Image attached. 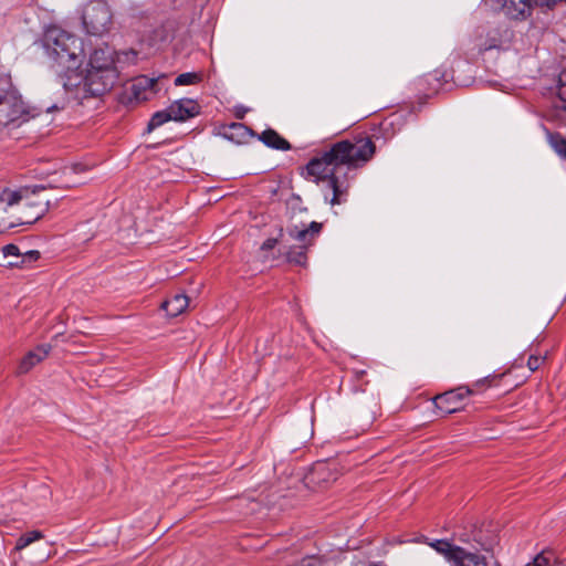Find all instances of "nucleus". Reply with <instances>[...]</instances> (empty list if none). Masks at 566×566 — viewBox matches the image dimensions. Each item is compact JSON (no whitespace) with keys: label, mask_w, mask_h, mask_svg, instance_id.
Listing matches in <instances>:
<instances>
[{"label":"nucleus","mask_w":566,"mask_h":566,"mask_svg":"<svg viewBox=\"0 0 566 566\" xmlns=\"http://www.w3.org/2000/svg\"><path fill=\"white\" fill-rule=\"evenodd\" d=\"M375 151V143L369 136L338 140L318 151L302 168L301 175L316 184L327 182L333 190L329 203L342 205L347 200L348 172L363 167L374 157Z\"/></svg>","instance_id":"obj_1"},{"label":"nucleus","mask_w":566,"mask_h":566,"mask_svg":"<svg viewBox=\"0 0 566 566\" xmlns=\"http://www.w3.org/2000/svg\"><path fill=\"white\" fill-rule=\"evenodd\" d=\"M117 69L92 70L86 69L85 75L80 69L71 71L64 77L63 87L67 92L74 91V98L82 104L87 98L101 97L109 92L117 82Z\"/></svg>","instance_id":"obj_2"},{"label":"nucleus","mask_w":566,"mask_h":566,"mask_svg":"<svg viewBox=\"0 0 566 566\" xmlns=\"http://www.w3.org/2000/svg\"><path fill=\"white\" fill-rule=\"evenodd\" d=\"M43 43L49 57L62 69L60 77L63 83L67 73L80 69L82 64L81 44L77 38L60 29L49 30L44 35Z\"/></svg>","instance_id":"obj_3"},{"label":"nucleus","mask_w":566,"mask_h":566,"mask_svg":"<svg viewBox=\"0 0 566 566\" xmlns=\"http://www.w3.org/2000/svg\"><path fill=\"white\" fill-rule=\"evenodd\" d=\"M455 536L469 547L461 546V553L453 555L450 566H488L486 558L480 551H492L495 537L491 532L473 526L471 530L460 531Z\"/></svg>","instance_id":"obj_4"},{"label":"nucleus","mask_w":566,"mask_h":566,"mask_svg":"<svg viewBox=\"0 0 566 566\" xmlns=\"http://www.w3.org/2000/svg\"><path fill=\"white\" fill-rule=\"evenodd\" d=\"M43 186L36 187L31 193L21 191L20 203L8 219L0 220V232L20 224H33L49 210L50 200L41 195Z\"/></svg>","instance_id":"obj_5"},{"label":"nucleus","mask_w":566,"mask_h":566,"mask_svg":"<svg viewBox=\"0 0 566 566\" xmlns=\"http://www.w3.org/2000/svg\"><path fill=\"white\" fill-rule=\"evenodd\" d=\"M33 116L19 91L10 80H4V86L0 88V127H19Z\"/></svg>","instance_id":"obj_6"},{"label":"nucleus","mask_w":566,"mask_h":566,"mask_svg":"<svg viewBox=\"0 0 566 566\" xmlns=\"http://www.w3.org/2000/svg\"><path fill=\"white\" fill-rule=\"evenodd\" d=\"M113 14L106 1H93L86 6L82 14L83 25L91 35L101 36L108 32Z\"/></svg>","instance_id":"obj_7"},{"label":"nucleus","mask_w":566,"mask_h":566,"mask_svg":"<svg viewBox=\"0 0 566 566\" xmlns=\"http://www.w3.org/2000/svg\"><path fill=\"white\" fill-rule=\"evenodd\" d=\"M473 394V388L468 386H460L443 394L437 395L433 399V403L442 413L450 415L459 411L462 400Z\"/></svg>","instance_id":"obj_8"},{"label":"nucleus","mask_w":566,"mask_h":566,"mask_svg":"<svg viewBox=\"0 0 566 566\" xmlns=\"http://www.w3.org/2000/svg\"><path fill=\"white\" fill-rule=\"evenodd\" d=\"M157 81L147 76H139L133 81L130 86L126 90L124 102L127 104H140L149 101L156 93L155 87Z\"/></svg>","instance_id":"obj_9"},{"label":"nucleus","mask_w":566,"mask_h":566,"mask_svg":"<svg viewBox=\"0 0 566 566\" xmlns=\"http://www.w3.org/2000/svg\"><path fill=\"white\" fill-rule=\"evenodd\" d=\"M172 120L186 122L200 114V105L191 98H181L172 102L169 106Z\"/></svg>","instance_id":"obj_10"},{"label":"nucleus","mask_w":566,"mask_h":566,"mask_svg":"<svg viewBox=\"0 0 566 566\" xmlns=\"http://www.w3.org/2000/svg\"><path fill=\"white\" fill-rule=\"evenodd\" d=\"M115 51L109 46L95 49L88 60L87 69L106 70L117 69L114 59Z\"/></svg>","instance_id":"obj_11"},{"label":"nucleus","mask_w":566,"mask_h":566,"mask_svg":"<svg viewBox=\"0 0 566 566\" xmlns=\"http://www.w3.org/2000/svg\"><path fill=\"white\" fill-rule=\"evenodd\" d=\"M322 228V223L312 221L308 228L301 229L297 226L287 227V233L292 239L303 242V244H306L307 248H310L313 244L315 237L319 234Z\"/></svg>","instance_id":"obj_12"},{"label":"nucleus","mask_w":566,"mask_h":566,"mask_svg":"<svg viewBox=\"0 0 566 566\" xmlns=\"http://www.w3.org/2000/svg\"><path fill=\"white\" fill-rule=\"evenodd\" d=\"M502 7L504 13L513 20H525L531 15V0H505Z\"/></svg>","instance_id":"obj_13"},{"label":"nucleus","mask_w":566,"mask_h":566,"mask_svg":"<svg viewBox=\"0 0 566 566\" xmlns=\"http://www.w3.org/2000/svg\"><path fill=\"white\" fill-rule=\"evenodd\" d=\"M50 349V345H41L35 349L30 350L20 361L18 368L19 374H27L30 371L32 367L42 361L49 355Z\"/></svg>","instance_id":"obj_14"},{"label":"nucleus","mask_w":566,"mask_h":566,"mask_svg":"<svg viewBox=\"0 0 566 566\" xmlns=\"http://www.w3.org/2000/svg\"><path fill=\"white\" fill-rule=\"evenodd\" d=\"M223 136L235 144H244L255 136V133L242 123H231L224 127Z\"/></svg>","instance_id":"obj_15"},{"label":"nucleus","mask_w":566,"mask_h":566,"mask_svg":"<svg viewBox=\"0 0 566 566\" xmlns=\"http://www.w3.org/2000/svg\"><path fill=\"white\" fill-rule=\"evenodd\" d=\"M259 139L268 147L277 150H290L292 145L283 138L276 130L268 128L259 135Z\"/></svg>","instance_id":"obj_16"},{"label":"nucleus","mask_w":566,"mask_h":566,"mask_svg":"<svg viewBox=\"0 0 566 566\" xmlns=\"http://www.w3.org/2000/svg\"><path fill=\"white\" fill-rule=\"evenodd\" d=\"M188 305L189 300L185 294H176L163 302L161 310H164L168 316L176 317L181 314Z\"/></svg>","instance_id":"obj_17"},{"label":"nucleus","mask_w":566,"mask_h":566,"mask_svg":"<svg viewBox=\"0 0 566 566\" xmlns=\"http://www.w3.org/2000/svg\"><path fill=\"white\" fill-rule=\"evenodd\" d=\"M21 191H13L8 188H3L0 190V220L4 219L2 217L3 213L8 211V209H15L17 203H20Z\"/></svg>","instance_id":"obj_18"},{"label":"nucleus","mask_w":566,"mask_h":566,"mask_svg":"<svg viewBox=\"0 0 566 566\" xmlns=\"http://www.w3.org/2000/svg\"><path fill=\"white\" fill-rule=\"evenodd\" d=\"M563 562L557 553L549 547L543 548L533 556V566H562Z\"/></svg>","instance_id":"obj_19"},{"label":"nucleus","mask_w":566,"mask_h":566,"mask_svg":"<svg viewBox=\"0 0 566 566\" xmlns=\"http://www.w3.org/2000/svg\"><path fill=\"white\" fill-rule=\"evenodd\" d=\"M501 39L500 33L497 30H491L486 33V35L483 38L480 35L476 39V48L479 53H484L486 51H490L492 49H497L501 46Z\"/></svg>","instance_id":"obj_20"},{"label":"nucleus","mask_w":566,"mask_h":566,"mask_svg":"<svg viewBox=\"0 0 566 566\" xmlns=\"http://www.w3.org/2000/svg\"><path fill=\"white\" fill-rule=\"evenodd\" d=\"M307 250L308 248L306 244L291 247L289 251L285 253L286 261L294 265L306 266Z\"/></svg>","instance_id":"obj_21"},{"label":"nucleus","mask_w":566,"mask_h":566,"mask_svg":"<svg viewBox=\"0 0 566 566\" xmlns=\"http://www.w3.org/2000/svg\"><path fill=\"white\" fill-rule=\"evenodd\" d=\"M430 546L434 548L438 553L443 555L449 564L453 559V555H457V552L461 553V546L454 545L448 539H437L430 543Z\"/></svg>","instance_id":"obj_22"},{"label":"nucleus","mask_w":566,"mask_h":566,"mask_svg":"<svg viewBox=\"0 0 566 566\" xmlns=\"http://www.w3.org/2000/svg\"><path fill=\"white\" fill-rule=\"evenodd\" d=\"M447 73L440 70H434L431 73L426 74L420 77L417 82L419 87H423V82H430V78H436V84L431 87H428L429 91L438 92L440 87L447 82Z\"/></svg>","instance_id":"obj_23"},{"label":"nucleus","mask_w":566,"mask_h":566,"mask_svg":"<svg viewBox=\"0 0 566 566\" xmlns=\"http://www.w3.org/2000/svg\"><path fill=\"white\" fill-rule=\"evenodd\" d=\"M169 120H172L169 107L163 111H158L155 114H153L151 118L149 119L146 132L150 133Z\"/></svg>","instance_id":"obj_24"},{"label":"nucleus","mask_w":566,"mask_h":566,"mask_svg":"<svg viewBox=\"0 0 566 566\" xmlns=\"http://www.w3.org/2000/svg\"><path fill=\"white\" fill-rule=\"evenodd\" d=\"M44 535L42 532L40 531H31V532H27L24 534H22L18 539H17V543H15V551H22L23 548H25L27 546H29L30 544H32L33 542L38 541V539H41L43 538Z\"/></svg>","instance_id":"obj_25"},{"label":"nucleus","mask_w":566,"mask_h":566,"mask_svg":"<svg viewBox=\"0 0 566 566\" xmlns=\"http://www.w3.org/2000/svg\"><path fill=\"white\" fill-rule=\"evenodd\" d=\"M548 143L552 148L566 159V139L560 134L547 133Z\"/></svg>","instance_id":"obj_26"},{"label":"nucleus","mask_w":566,"mask_h":566,"mask_svg":"<svg viewBox=\"0 0 566 566\" xmlns=\"http://www.w3.org/2000/svg\"><path fill=\"white\" fill-rule=\"evenodd\" d=\"M202 75L201 73L197 72H187L178 75L175 78V85L176 86H184V85H193L201 82Z\"/></svg>","instance_id":"obj_27"},{"label":"nucleus","mask_w":566,"mask_h":566,"mask_svg":"<svg viewBox=\"0 0 566 566\" xmlns=\"http://www.w3.org/2000/svg\"><path fill=\"white\" fill-rule=\"evenodd\" d=\"M377 409H373L369 413H359L355 418V423L358 424L361 431L368 430L377 418Z\"/></svg>","instance_id":"obj_28"},{"label":"nucleus","mask_w":566,"mask_h":566,"mask_svg":"<svg viewBox=\"0 0 566 566\" xmlns=\"http://www.w3.org/2000/svg\"><path fill=\"white\" fill-rule=\"evenodd\" d=\"M40 256H41V254L39 251L30 250L24 253H21L20 260L15 261V262H11L10 266L23 268L27 264L36 262L40 259Z\"/></svg>","instance_id":"obj_29"},{"label":"nucleus","mask_w":566,"mask_h":566,"mask_svg":"<svg viewBox=\"0 0 566 566\" xmlns=\"http://www.w3.org/2000/svg\"><path fill=\"white\" fill-rule=\"evenodd\" d=\"M401 119H402V116L399 115V114L390 115L389 117L385 118L380 123V130H382L385 133H389L390 132V136H394L395 133H396L395 126L396 125H400L401 124Z\"/></svg>","instance_id":"obj_30"},{"label":"nucleus","mask_w":566,"mask_h":566,"mask_svg":"<svg viewBox=\"0 0 566 566\" xmlns=\"http://www.w3.org/2000/svg\"><path fill=\"white\" fill-rule=\"evenodd\" d=\"M557 96L562 103H566V70L559 74Z\"/></svg>","instance_id":"obj_31"},{"label":"nucleus","mask_w":566,"mask_h":566,"mask_svg":"<svg viewBox=\"0 0 566 566\" xmlns=\"http://www.w3.org/2000/svg\"><path fill=\"white\" fill-rule=\"evenodd\" d=\"M328 468L325 463H316L312 471V476L318 475V478H322L321 480L324 482H327L328 479L325 478V474L328 473Z\"/></svg>","instance_id":"obj_32"},{"label":"nucleus","mask_w":566,"mask_h":566,"mask_svg":"<svg viewBox=\"0 0 566 566\" xmlns=\"http://www.w3.org/2000/svg\"><path fill=\"white\" fill-rule=\"evenodd\" d=\"M2 253H3L4 256H11L12 255V256H17L19 259L21 256V252H20L19 247L15 245V244H12V243L4 245L2 248Z\"/></svg>","instance_id":"obj_33"},{"label":"nucleus","mask_w":566,"mask_h":566,"mask_svg":"<svg viewBox=\"0 0 566 566\" xmlns=\"http://www.w3.org/2000/svg\"><path fill=\"white\" fill-rule=\"evenodd\" d=\"M548 353V349H545V350H538V353L535 355L533 354L532 356V359H533V371L538 368L539 366V360L543 363L545 359H546V355Z\"/></svg>","instance_id":"obj_34"},{"label":"nucleus","mask_w":566,"mask_h":566,"mask_svg":"<svg viewBox=\"0 0 566 566\" xmlns=\"http://www.w3.org/2000/svg\"><path fill=\"white\" fill-rule=\"evenodd\" d=\"M504 1L505 0H484V6L489 7L493 11H500L504 9V7H502Z\"/></svg>","instance_id":"obj_35"},{"label":"nucleus","mask_w":566,"mask_h":566,"mask_svg":"<svg viewBox=\"0 0 566 566\" xmlns=\"http://www.w3.org/2000/svg\"><path fill=\"white\" fill-rule=\"evenodd\" d=\"M559 2H566V0H533L534 4L546 8H553Z\"/></svg>","instance_id":"obj_36"},{"label":"nucleus","mask_w":566,"mask_h":566,"mask_svg":"<svg viewBox=\"0 0 566 566\" xmlns=\"http://www.w3.org/2000/svg\"><path fill=\"white\" fill-rule=\"evenodd\" d=\"M279 243V239L277 238H269L266 239L262 245H261V250L262 251H270V250H273L276 244Z\"/></svg>","instance_id":"obj_37"},{"label":"nucleus","mask_w":566,"mask_h":566,"mask_svg":"<svg viewBox=\"0 0 566 566\" xmlns=\"http://www.w3.org/2000/svg\"><path fill=\"white\" fill-rule=\"evenodd\" d=\"M557 117L560 122L562 127H566V103H562V106L559 107L557 112Z\"/></svg>","instance_id":"obj_38"},{"label":"nucleus","mask_w":566,"mask_h":566,"mask_svg":"<svg viewBox=\"0 0 566 566\" xmlns=\"http://www.w3.org/2000/svg\"><path fill=\"white\" fill-rule=\"evenodd\" d=\"M496 378H497V376H493L492 378H491V377H484L483 379L478 380V381L474 384V386H475V387H479L480 385H484V384H486V382L490 385V384H491V381H492V380H494V379H496Z\"/></svg>","instance_id":"obj_39"},{"label":"nucleus","mask_w":566,"mask_h":566,"mask_svg":"<svg viewBox=\"0 0 566 566\" xmlns=\"http://www.w3.org/2000/svg\"><path fill=\"white\" fill-rule=\"evenodd\" d=\"M355 377L357 380H360L365 375H366V370L361 369V370H355Z\"/></svg>","instance_id":"obj_40"},{"label":"nucleus","mask_w":566,"mask_h":566,"mask_svg":"<svg viewBox=\"0 0 566 566\" xmlns=\"http://www.w3.org/2000/svg\"><path fill=\"white\" fill-rule=\"evenodd\" d=\"M124 55L128 59L129 56H132L133 59H136L137 56V53L135 51H129V52H125Z\"/></svg>","instance_id":"obj_41"},{"label":"nucleus","mask_w":566,"mask_h":566,"mask_svg":"<svg viewBox=\"0 0 566 566\" xmlns=\"http://www.w3.org/2000/svg\"><path fill=\"white\" fill-rule=\"evenodd\" d=\"M52 109H63V106H57L56 104H54L53 106L48 107L46 112H51Z\"/></svg>","instance_id":"obj_42"},{"label":"nucleus","mask_w":566,"mask_h":566,"mask_svg":"<svg viewBox=\"0 0 566 566\" xmlns=\"http://www.w3.org/2000/svg\"><path fill=\"white\" fill-rule=\"evenodd\" d=\"M434 84H436V78H430V82H423V86L428 85L429 87H431Z\"/></svg>","instance_id":"obj_43"},{"label":"nucleus","mask_w":566,"mask_h":566,"mask_svg":"<svg viewBox=\"0 0 566 566\" xmlns=\"http://www.w3.org/2000/svg\"><path fill=\"white\" fill-rule=\"evenodd\" d=\"M235 116L241 119L244 116V112H237Z\"/></svg>","instance_id":"obj_44"},{"label":"nucleus","mask_w":566,"mask_h":566,"mask_svg":"<svg viewBox=\"0 0 566 566\" xmlns=\"http://www.w3.org/2000/svg\"><path fill=\"white\" fill-rule=\"evenodd\" d=\"M526 366L531 368V355L526 358Z\"/></svg>","instance_id":"obj_45"},{"label":"nucleus","mask_w":566,"mask_h":566,"mask_svg":"<svg viewBox=\"0 0 566 566\" xmlns=\"http://www.w3.org/2000/svg\"><path fill=\"white\" fill-rule=\"evenodd\" d=\"M2 525V522L0 521V526Z\"/></svg>","instance_id":"obj_46"}]
</instances>
